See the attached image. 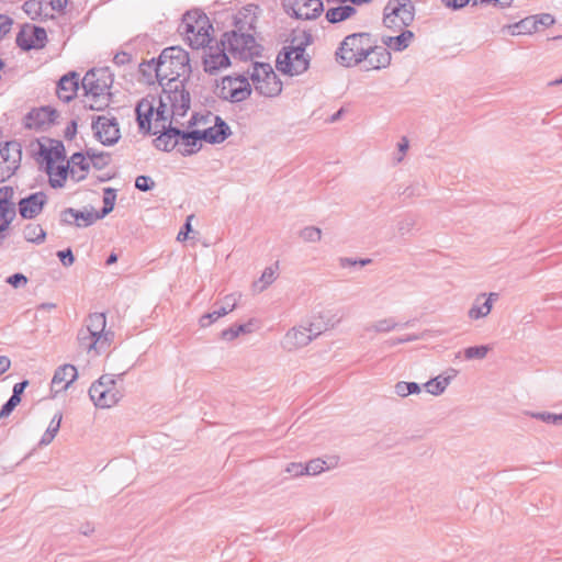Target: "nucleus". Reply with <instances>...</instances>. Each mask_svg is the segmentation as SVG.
Listing matches in <instances>:
<instances>
[{"instance_id": "473e14b6", "label": "nucleus", "mask_w": 562, "mask_h": 562, "mask_svg": "<svg viewBox=\"0 0 562 562\" xmlns=\"http://www.w3.org/2000/svg\"><path fill=\"white\" fill-rule=\"evenodd\" d=\"M507 29L510 30L512 35L531 34L537 31V21H535L533 15H531L515 24L508 25Z\"/></svg>"}, {"instance_id": "58836bf2", "label": "nucleus", "mask_w": 562, "mask_h": 562, "mask_svg": "<svg viewBox=\"0 0 562 562\" xmlns=\"http://www.w3.org/2000/svg\"><path fill=\"white\" fill-rule=\"evenodd\" d=\"M426 391L431 395H440L445 392L448 386L447 379H442L440 375L429 380L424 384Z\"/></svg>"}, {"instance_id": "338daca9", "label": "nucleus", "mask_w": 562, "mask_h": 562, "mask_svg": "<svg viewBox=\"0 0 562 562\" xmlns=\"http://www.w3.org/2000/svg\"><path fill=\"white\" fill-rule=\"evenodd\" d=\"M274 273L276 272H274V269L272 267H267L263 270V272H262V274L260 277V280H259L260 282L263 283L262 286H261V290H263L267 285L271 284L274 281V279H276Z\"/></svg>"}, {"instance_id": "864d4df0", "label": "nucleus", "mask_w": 562, "mask_h": 562, "mask_svg": "<svg viewBox=\"0 0 562 562\" xmlns=\"http://www.w3.org/2000/svg\"><path fill=\"white\" fill-rule=\"evenodd\" d=\"M226 312L224 310H214L213 312L206 313L201 316L199 323L201 327H207L220 317L225 316Z\"/></svg>"}, {"instance_id": "f257e3e1", "label": "nucleus", "mask_w": 562, "mask_h": 562, "mask_svg": "<svg viewBox=\"0 0 562 562\" xmlns=\"http://www.w3.org/2000/svg\"><path fill=\"white\" fill-rule=\"evenodd\" d=\"M257 18L245 9L234 16L235 29L225 32L221 37V45L234 56L240 59L252 58L259 56L261 46L256 43L254 34Z\"/></svg>"}, {"instance_id": "dca6fc26", "label": "nucleus", "mask_w": 562, "mask_h": 562, "mask_svg": "<svg viewBox=\"0 0 562 562\" xmlns=\"http://www.w3.org/2000/svg\"><path fill=\"white\" fill-rule=\"evenodd\" d=\"M156 97L147 95L140 99L135 108L136 121L139 132L151 134V120L155 112Z\"/></svg>"}, {"instance_id": "de8ad7c7", "label": "nucleus", "mask_w": 562, "mask_h": 562, "mask_svg": "<svg viewBox=\"0 0 562 562\" xmlns=\"http://www.w3.org/2000/svg\"><path fill=\"white\" fill-rule=\"evenodd\" d=\"M168 104L161 99L158 98V105L155 104L156 122H166L173 115H171V111L168 110Z\"/></svg>"}, {"instance_id": "79ce46f5", "label": "nucleus", "mask_w": 562, "mask_h": 562, "mask_svg": "<svg viewBox=\"0 0 562 562\" xmlns=\"http://www.w3.org/2000/svg\"><path fill=\"white\" fill-rule=\"evenodd\" d=\"M76 220H77V227H88L92 225L95 221L101 220L97 212L88 211L82 212L79 210H76Z\"/></svg>"}, {"instance_id": "c756f323", "label": "nucleus", "mask_w": 562, "mask_h": 562, "mask_svg": "<svg viewBox=\"0 0 562 562\" xmlns=\"http://www.w3.org/2000/svg\"><path fill=\"white\" fill-rule=\"evenodd\" d=\"M356 12L352 5H339L329 8L325 13V18L329 23L336 24L351 18Z\"/></svg>"}, {"instance_id": "c85d7f7f", "label": "nucleus", "mask_w": 562, "mask_h": 562, "mask_svg": "<svg viewBox=\"0 0 562 562\" xmlns=\"http://www.w3.org/2000/svg\"><path fill=\"white\" fill-rule=\"evenodd\" d=\"M485 296H486V294L482 293L474 300V303L468 311V317L470 319H480V318L486 317L491 313V311H492L491 300H484L482 302V300L485 299Z\"/></svg>"}, {"instance_id": "ea45409f", "label": "nucleus", "mask_w": 562, "mask_h": 562, "mask_svg": "<svg viewBox=\"0 0 562 562\" xmlns=\"http://www.w3.org/2000/svg\"><path fill=\"white\" fill-rule=\"evenodd\" d=\"M420 385L416 382L400 381L395 384V393L401 397L420 393Z\"/></svg>"}, {"instance_id": "4d7b16f0", "label": "nucleus", "mask_w": 562, "mask_h": 562, "mask_svg": "<svg viewBox=\"0 0 562 562\" xmlns=\"http://www.w3.org/2000/svg\"><path fill=\"white\" fill-rule=\"evenodd\" d=\"M531 416L548 424H559L560 422H562V414L557 415L548 412H542L532 413Z\"/></svg>"}, {"instance_id": "393cba45", "label": "nucleus", "mask_w": 562, "mask_h": 562, "mask_svg": "<svg viewBox=\"0 0 562 562\" xmlns=\"http://www.w3.org/2000/svg\"><path fill=\"white\" fill-rule=\"evenodd\" d=\"M38 154L47 164L46 172L48 175L52 173L54 162L57 160H64L66 157L65 146L60 140H55V145L52 147H46L41 144Z\"/></svg>"}, {"instance_id": "f3484780", "label": "nucleus", "mask_w": 562, "mask_h": 562, "mask_svg": "<svg viewBox=\"0 0 562 562\" xmlns=\"http://www.w3.org/2000/svg\"><path fill=\"white\" fill-rule=\"evenodd\" d=\"M170 132L176 135L178 145L181 146L179 151L182 156L193 155L201 149L202 140L200 139L199 130L183 131L175 126Z\"/></svg>"}, {"instance_id": "5701e85b", "label": "nucleus", "mask_w": 562, "mask_h": 562, "mask_svg": "<svg viewBox=\"0 0 562 562\" xmlns=\"http://www.w3.org/2000/svg\"><path fill=\"white\" fill-rule=\"evenodd\" d=\"M313 340V336L307 331L306 327H293L283 339V347L288 350H294L307 346Z\"/></svg>"}, {"instance_id": "680f3d73", "label": "nucleus", "mask_w": 562, "mask_h": 562, "mask_svg": "<svg viewBox=\"0 0 562 562\" xmlns=\"http://www.w3.org/2000/svg\"><path fill=\"white\" fill-rule=\"evenodd\" d=\"M92 166L101 170L110 164V154L101 151L91 160Z\"/></svg>"}, {"instance_id": "4be33fe9", "label": "nucleus", "mask_w": 562, "mask_h": 562, "mask_svg": "<svg viewBox=\"0 0 562 562\" xmlns=\"http://www.w3.org/2000/svg\"><path fill=\"white\" fill-rule=\"evenodd\" d=\"M78 372L75 366L64 364L56 369L52 379V391L56 393L66 391L77 379Z\"/></svg>"}, {"instance_id": "69168bd1", "label": "nucleus", "mask_w": 562, "mask_h": 562, "mask_svg": "<svg viewBox=\"0 0 562 562\" xmlns=\"http://www.w3.org/2000/svg\"><path fill=\"white\" fill-rule=\"evenodd\" d=\"M15 215H16V213H15V209H14V203H12L7 206V213H5V216L3 217V221L1 224V232H4L9 228V226L13 222Z\"/></svg>"}, {"instance_id": "09e8293b", "label": "nucleus", "mask_w": 562, "mask_h": 562, "mask_svg": "<svg viewBox=\"0 0 562 562\" xmlns=\"http://www.w3.org/2000/svg\"><path fill=\"white\" fill-rule=\"evenodd\" d=\"M326 462L319 458L308 461L304 465L306 475H317L325 470Z\"/></svg>"}, {"instance_id": "412c9836", "label": "nucleus", "mask_w": 562, "mask_h": 562, "mask_svg": "<svg viewBox=\"0 0 562 562\" xmlns=\"http://www.w3.org/2000/svg\"><path fill=\"white\" fill-rule=\"evenodd\" d=\"M57 110L50 106H43L38 110H32L26 115V126L30 128L42 130L45 125L54 124L58 117Z\"/></svg>"}, {"instance_id": "aec40b11", "label": "nucleus", "mask_w": 562, "mask_h": 562, "mask_svg": "<svg viewBox=\"0 0 562 562\" xmlns=\"http://www.w3.org/2000/svg\"><path fill=\"white\" fill-rule=\"evenodd\" d=\"M79 89V75L76 71H70L64 75L57 82L56 93L57 97L68 103L75 99Z\"/></svg>"}, {"instance_id": "cd10ccee", "label": "nucleus", "mask_w": 562, "mask_h": 562, "mask_svg": "<svg viewBox=\"0 0 562 562\" xmlns=\"http://www.w3.org/2000/svg\"><path fill=\"white\" fill-rule=\"evenodd\" d=\"M414 33L409 30H404L400 35L387 36L383 38V43L386 47L392 48L395 52H403L409 45V42L414 38Z\"/></svg>"}, {"instance_id": "f8f14e48", "label": "nucleus", "mask_w": 562, "mask_h": 562, "mask_svg": "<svg viewBox=\"0 0 562 562\" xmlns=\"http://www.w3.org/2000/svg\"><path fill=\"white\" fill-rule=\"evenodd\" d=\"M284 11L300 20H313L324 11L322 0H282Z\"/></svg>"}, {"instance_id": "c9c22d12", "label": "nucleus", "mask_w": 562, "mask_h": 562, "mask_svg": "<svg viewBox=\"0 0 562 562\" xmlns=\"http://www.w3.org/2000/svg\"><path fill=\"white\" fill-rule=\"evenodd\" d=\"M0 150H1V154H3V160L9 164V159L11 160L12 159V156L15 154L18 155V161H19V165L21 164V158H22V146L19 142L16 140H10V142H5L3 144H0Z\"/></svg>"}, {"instance_id": "bf43d9fd", "label": "nucleus", "mask_w": 562, "mask_h": 562, "mask_svg": "<svg viewBox=\"0 0 562 562\" xmlns=\"http://www.w3.org/2000/svg\"><path fill=\"white\" fill-rule=\"evenodd\" d=\"M371 262H372V260L369 258L353 259V258L342 257L339 259V265L342 268L355 267V266L364 267Z\"/></svg>"}, {"instance_id": "7c9ffc66", "label": "nucleus", "mask_w": 562, "mask_h": 562, "mask_svg": "<svg viewBox=\"0 0 562 562\" xmlns=\"http://www.w3.org/2000/svg\"><path fill=\"white\" fill-rule=\"evenodd\" d=\"M106 316L104 313H91L89 314L85 328L93 336L100 335L105 330Z\"/></svg>"}, {"instance_id": "a211bd4d", "label": "nucleus", "mask_w": 562, "mask_h": 562, "mask_svg": "<svg viewBox=\"0 0 562 562\" xmlns=\"http://www.w3.org/2000/svg\"><path fill=\"white\" fill-rule=\"evenodd\" d=\"M392 55L386 46H379L371 40V49L364 59L366 70H380L390 66Z\"/></svg>"}, {"instance_id": "3c124183", "label": "nucleus", "mask_w": 562, "mask_h": 562, "mask_svg": "<svg viewBox=\"0 0 562 562\" xmlns=\"http://www.w3.org/2000/svg\"><path fill=\"white\" fill-rule=\"evenodd\" d=\"M323 317L319 316L317 321L312 322L308 327H306L307 331L311 333L313 336V339L319 336L323 331H326L329 327H333L334 325H328L327 323H324Z\"/></svg>"}, {"instance_id": "2eb2a0df", "label": "nucleus", "mask_w": 562, "mask_h": 562, "mask_svg": "<svg viewBox=\"0 0 562 562\" xmlns=\"http://www.w3.org/2000/svg\"><path fill=\"white\" fill-rule=\"evenodd\" d=\"M47 201V194L43 191L31 193L21 199L18 203L21 217L25 220L35 218L42 213Z\"/></svg>"}, {"instance_id": "1a4fd4ad", "label": "nucleus", "mask_w": 562, "mask_h": 562, "mask_svg": "<svg viewBox=\"0 0 562 562\" xmlns=\"http://www.w3.org/2000/svg\"><path fill=\"white\" fill-rule=\"evenodd\" d=\"M250 78L254 82L256 91L265 97H277L282 91V82L267 63H255Z\"/></svg>"}, {"instance_id": "774afa93", "label": "nucleus", "mask_w": 562, "mask_h": 562, "mask_svg": "<svg viewBox=\"0 0 562 562\" xmlns=\"http://www.w3.org/2000/svg\"><path fill=\"white\" fill-rule=\"evenodd\" d=\"M7 282L13 288H20L27 283V278L23 273H14L7 279Z\"/></svg>"}, {"instance_id": "6ab92c4d", "label": "nucleus", "mask_w": 562, "mask_h": 562, "mask_svg": "<svg viewBox=\"0 0 562 562\" xmlns=\"http://www.w3.org/2000/svg\"><path fill=\"white\" fill-rule=\"evenodd\" d=\"M232 134L229 125L218 115H214V125L199 131L200 139L209 144H221Z\"/></svg>"}, {"instance_id": "49530a36", "label": "nucleus", "mask_w": 562, "mask_h": 562, "mask_svg": "<svg viewBox=\"0 0 562 562\" xmlns=\"http://www.w3.org/2000/svg\"><path fill=\"white\" fill-rule=\"evenodd\" d=\"M95 338H99V339H98L97 349L94 351L97 355H101L102 352H104L106 350V348L110 347L111 342L113 341L114 331L104 330L100 335L95 336Z\"/></svg>"}, {"instance_id": "39448f33", "label": "nucleus", "mask_w": 562, "mask_h": 562, "mask_svg": "<svg viewBox=\"0 0 562 562\" xmlns=\"http://www.w3.org/2000/svg\"><path fill=\"white\" fill-rule=\"evenodd\" d=\"M372 34L359 32L347 35L335 52V60L338 65L351 68L360 65L367 58L371 49Z\"/></svg>"}, {"instance_id": "f704fd0d", "label": "nucleus", "mask_w": 562, "mask_h": 562, "mask_svg": "<svg viewBox=\"0 0 562 562\" xmlns=\"http://www.w3.org/2000/svg\"><path fill=\"white\" fill-rule=\"evenodd\" d=\"M23 235L27 241L37 245L44 243L46 238V232L40 224H27L23 229Z\"/></svg>"}, {"instance_id": "f03ea898", "label": "nucleus", "mask_w": 562, "mask_h": 562, "mask_svg": "<svg viewBox=\"0 0 562 562\" xmlns=\"http://www.w3.org/2000/svg\"><path fill=\"white\" fill-rule=\"evenodd\" d=\"M313 43V35L310 31H302L294 34L291 44L284 46L277 56V68L289 76H299L310 67V57L305 49Z\"/></svg>"}, {"instance_id": "13d9d810", "label": "nucleus", "mask_w": 562, "mask_h": 562, "mask_svg": "<svg viewBox=\"0 0 562 562\" xmlns=\"http://www.w3.org/2000/svg\"><path fill=\"white\" fill-rule=\"evenodd\" d=\"M60 224L77 226L76 210L72 207H67L63 210L60 212Z\"/></svg>"}, {"instance_id": "6e6552de", "label": "nucleus", "mask_w": 562, "mask_h": 562, "mask_svg": "<svg viewBox=\"0 0 562 562\" xmlns=\"http://www.w3.org/2000/svg\"><path fill=\"white\" fill-rule=\"evenodd\" d=\"M415 19V4L412 0H389L383 9V25L401 31L412 25Z\"/></svg>"}, {"instance_id": "a18cd8bd", "label": "nucleus", "mask_w": 562, "mask_h": 562, "mask_svg": "<svg viewBox=\"0 0 562 562\" xmlns=\"http://www.w3.org/2000/svg\"><path fill=\"white\" fill-rule=\"evenodd\" d=\"M490 347L486 345L472 346L464 349V357L467 360L484 359Z\"/></svg>"}, {"instance_id": "5fc2aeb1", "label": "nucleus", "mask_w": 562, "mask_h": 562, "mask_svg": "<svg viewBox=\"0 0 562 562\" xmlns=\"http://www.w3.org/2000/svg\"><path fill=\"white\" fill-rule=\"evenodd\" d=\"M155 187V181L145 175H140L135 179V188L142 192H147Z\"/></svg>"}, {"instance_id": "ddd939ff", "label": "nucleus", "mask_w": 562, "mask_h": 562, "mask_svg": "<svg viewBox=\"0 0 562 562\" xmlns=\"http://www.w3.org/2000/svg\"><path fill=\"white\" fill-rule=\"evenodd\" d=\"M92 130L95 138L105 146L114 145L121 137L116 117L99 115L92 121Z\"/></svg>"}, {"instance_id": "052dcab7", "label": "nucleus", "mask_w": 562, "mask_h": 562, "mask_svg": "<svg viewBox=\"0 0 562 562\" xmlns=\"http://www.w3.org/2000/svg\"><path fill=\"white\" fill-rule=\"evenodd\" d=\"M14 195V190L12 187L5 186L0 188V204L1 205H10L12 204V199Z\"/></svg>"}, {"instance_id": "4c0bfd02", "label": "nucleus", "mask_w": 562, "mask_h": 562, "mask_svg": "<svg viewBox=\"0 0 562 562\" xmlns=\"http://www.w3.org/2000/svg\"><path fill=\"white\" fill-rule=\"evenodd\" d=\"M80 347L87 351L95 350L98 346V339L93 334H90L85 327L78 331L77 336Z\"/></svg>"}, {"instance_id": "8fccbe9b", "label": "nucleus", "mask_w": 562, "mask_h": 562, "mask_svg": "<svg viewBox=\"0 0 562 562\" xmlns=\"http://www.w3.org/2000/svg\"><path fill=\"white\" fill-rule=\"evenodd\" d=\"M24 12L35 20L41 15L42 12V1L41 0H27L23 4Z\"/></svg>"}, {"instance_id": "9b49d317", "label": "nucleus", "mask_w": 562, "mask_h": 562, "mask_svg": "<svg viewBox=\"0 0 562 562\" xmlns=\"http://www.w3.org/2000/svg\"><path fill=\"white\" fill-rule=\"evenodd\" d=\"M203 48V68L209 75H216L220 70L231 66V59L226 53V47L221 45V41L215 45L206 44Z\"/></svg>"}, {"instance_id": "b1692460", "label": "nucleus", "mask_w": 562, "mask_h": 562, "mask_svg": "<svg viewBox=\"0 0 562 562\" xmlns=\"http://www.w3.org/2000/svg\"><path fill=\"white\" fill-rule=\"evenodd\" d=\"M90 400L99 408H110L119 403L123 394L117 389H98L95 393H89Z\"/></svg>"}, {"instance_id": "a19ab883", "label": "nucleus", "mask_w": 562, "mask_h": 562, "mask_svg": "<svg viewBox=\"0 0 562 562\" xmlns=\"http://www.w3.org/2000/svg\"><path fill=\"white\" fill-rule=\"evenodd\" d=\"M116 381L112 374L101 375L89 389V393H95L98 389H116Z\"/></svg>"}, {"instance_id": "72a5a7b5", "label": "nucleus", "mask_w": 562, "mask_h": 562, "mask_svg": "<svg viewBox=\"0 0 562 562\" xmlns=\"http://www.w3.org/2000/svg\"><path fill=\"white\" fill-rule=\"evenodd\" d=\"M61 419H63V414L60 412H58L54 415V417L52 418V420L48 425V428L46 429V431L44 432V435L42 436V438L40 440L41 446H47L54 440V438L56 437V435L60 428Z\"/></svg>"}, {"instance_id": "4468645a", "label": "nucleus", "mask_w": 562, "mask_h": 562, "mask_svg": "<svg viewBox=\"0 0 562 562\" xmlns=\"http://www.w3.org/2000/svg\"><path fill=\"white\" fill-rule=\"evenodd\" d=\"M46 41L47 34L45 29L36 25L22 27L15 38L16 45L25 52L43 48Z\"/></svg>"}, {"instance_id": "20e7f679", "label": "nucleus", "mask_w": 562, "mask_h": 562, "mask_svg": "<svg viewBox=\"0 0 562 562\" xmlns=\"http://www.w3.org/2000/svg\"><path fill=\"white\" fill-rule=\"evenodd\" d=\"M82 88L87 95H91L94 103L88 106L92 111L104 110L110 101V89L113 85V76L109 68L90 69L82 78Z\"/></svg>"}, {"instance_id": "e433bc0d", "label": "nucleus", "mask_w": 562, "mask_h": 562, "mask_svg": "<svg viewBox=\"0 0 562 562\" xmlns=\"http://www.w3.org/2000/svg\"><path fill=\"white\" fill-rule=\"evenodd\" d=\"M116 200V190L113 188H105L103 190V207L97 212L100 218L105 217L114 209Z\"/></svg>"}, {"instance_id": "9d476101", "label": "nucleus", "mask_w": 562, "mask_h": 562, "mask_svg": "<svg viewBox=\"0 0 562 562\" xmlns=\"http://www.w3.org/2000/svg\"><path fill=\"white\" fill-rule=\"evenodd\" d=\"M251 93V86L244 76L224 77L218 87V97L229 102H241Z\"/></svg>"}, {"instance_id": "7ed1b4c3", "label": "nucleus", "mask_w": 562, "mask_h": 562, "mask_svg": "<svg viewBox=\"0 0 562 562\" xmlns=\"http://www.w3.org/2000/svg\"><path fill=\"white\" fill-rule=\"evenodd\" d=\"M191 65L189 53L180 46H170L160 53L155 64V77L159 85L169 78H189Z\"/></svg>"}, {"instance_id": "603ef678", "label": "nucleus", "mask_w": 562, "mask_h": 562, "mask_svg": "<svg viewBox=\"0 0 562 562\" xmlns=\"http://www.w3.org/2000/svg\"><path fill=\"white\" fill-rule=\"evenodd\" d=\"M20 403L21 398L11 395L10 398L2 405L0 409V419L9 417Z\"/></svg>"}, {"instance_id": "c03bdc74", "label": "nucleus", "mask_w": 562, "mask_h": 562, "mask_svg": "<svg viewBox=\"0 0 562 562\" xmlns=\"http://www.w3.org/2000/svg\"><path fill=\"white\" fill-rule=\"evenodd\" d=\"M300 237L306 243H317L322 238V229L316 226H306L301 229Z\"/></svg>"}, {"instance_id": "a878e982", "label": "nucleus", "mask_w": 562, "mask_h": 562, "mask_svg": "<svg viewBox=\"0 0 562 562\" xmlns=\"http://www.w3.org/2000/svg\"><path fill=\"white\" fill-rule=\"evenodd\" d=\"M71 173V177L75 179V181L79 182L83 179H86V173L75 178V170L74 168L69 169V166L59 165L57 166L54 176L52 173L49 175V186L54 189L63 188L65 186V182L67 180L68 173Z\"/></svg>"}, {"instance_id": "e2e57ef3", "label": "nucleus", "mask_w": 562, "mask_h": 562, "mask_svg": "<svg viewBox=\"0 0 562 562\" xmlns=\"http://www.w3.org/2000/svg\"><path fill=\"white\" fill-rule=\"evenodd\" d=\"M57 257L64 267H70L75 262V256L70 248L57 251Z\"/></svg>"}, {"instance_id": "bb28decb", "label": "nucleus", "mask_w": 562, "mask_h": 562, "mask_svg": "<svg viewBox=\"0 0 562 562\" xmlns=\"http://www.w3.org/2000/svg\"><path fill=\"white\" fill-rule=\"evenodd\" d=\"M175 128V126L169 123L168 126L162 125V131L160 135L154 139V145L157 149L164 151H171L178 145V140L176 135H173L170 130Z\"/></svg>"}, {"instance_id": "0e129e2a", "label": "nucleus", "mask_w": 562, "mask_h": 562, "mask_svg": "<svg viewBox=\"0 0 562 562\" xmlns=\"http://www.w3.org/2000/svg\"><path fill=\"white\" fill-rule=\"evenodd\" d=\"M157 63V58H151L148 61H143L139 64V71L143 76L150 78L153 74L155 75V64Z\"/></svg>"}, {"instance_id": "37998d69", "label": "nucleus", "mask_w": 562, "mask_h": 562, "mask_svg": "<svg viewBox=\"0 0 562 562\" xmlns=\"http://www.w3.org/2000/svg\"><path fill=\"white\" fill-rule=\"evenodd\" d=\"M398 326H400V324L396 323L394 318L389 317V318H383V319L376 321L370 327H368V330L372 329L375 333H389V331L397 328Z\"/></svg>"}, {"instance_id": "0eeeda50", "label": "nucleus", "mask_w": 562, "mask_h": 562, "mask_svg": "<svg viewBox=\"0 0 562 562\" xmlns=\"http://www.w3.org/2000/svg\"><path fill=\"white\" fill-rule=\"evenodd\" d=\"M189 78L177 80L169 78L161 86L162 92L159 95L171 109V115L184 116L190 109L191 98L186 89V81Z\"/></svg>"}, {"instance_id": "2f4dec72", "label": "nucleus", "mask_w": 562, "mask_h": 562, "mask_svg": "<svg viewBox=\"0 0 562 562\" xmlns=\"http://www.w3.org/2000/svg\"><path fill=\"white\" fill-rule=\"evenodd\" d=\"M254 330V321L250 319L248 323L232 325L221 333V337L224 340L232 341L237 338L240 334H250Z\"/></svg>"}, {"instance_id": "6e6d98bb", "label": "nucleus", "mask_w": 562, "mask_h": 562, "mask_svg": "<svg viewBox=\"0 0 562 562\" xmlns=\"http://www.w3.org/2000/svg\"><path fill=\"white\" fill-rule=\"evenodd\" d=\"M70 162L74 165V166H77L79 167V169L81 171H83L86 175L90 168V164L86 160V156L83 153H75L71 157H70Z\"/></svg>"}, {"instance_id": "423d86ee", "label": "nucleus", "mask_w": 562, "mask_h": 562, "mask_svg": "<svg viewBox=\"0 0 562 562\" xmlns=\"http://www.w3.org/2000/svg\"><path fill=\"white\" fill-rule=\"evenodd\" d=\"M213 30L207 15L201 10H189L179 25V32L184 34L191 48L199 49L212 41L210 31Z\"/></svg>"}]
</instances>
